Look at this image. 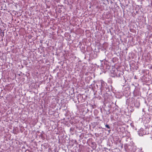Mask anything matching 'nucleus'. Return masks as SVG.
I'll list each match as a JSON object with an SVG mask.
<instances>
[{"label":"nucleus","instance_id":"obj_5","mask_svg":"<svg viewBox=\"0 0 152 152\" xmlns=\"http://www.w3.org/2000/svg\"><path fill=\"white\" fill-rule=\"evenodd\" d=\"M137 90H134V94L135 96L138 95V94L137 93Z\"/></svg>","mask_w":152,"mask_h":152},{"label":"nucleus","instance_id":"obj_12","mask_svg":"<svg viewBox=\"0 0 152 152\" xmlns=\"http://www.w3.org/2000/svg\"><path fill=\"white\" fill-rule=\"evenodd\" d=\"M110 130L109 131H108L109 132H110Z\"/></svg>","mask_w":152,"mask_h":152},{"label":"nucleus","instance_id":"obj_1","mask_svg":"<svg viewBox=\"0 0 152 152\" xmlns=\"http://www.w3.org/2000/svg\"><path fill=\"white\" fill-rule=\"evenodd\" d=\"M113 73L114 75H115L117 77H121V75H123V72L119 71L118 70L116 69L113 71Z\"/></svg>","mask_w":152,"mask_h":152},{"label":"nucleus","instance_id":"obj_6","mask_svg":"<svg viewBox=\"0 0 152 152\" xmlns=\"http://www.w3.org/2000/svg\"><path fill=\"white\" fill-rule=\"evenodd\" d=\"M105 126L107 128H108L109 129H110V127L107 124H106L105 125Z\"/></svg>","mask_w":152,"mask_h":152},{"label":"nucleus","instance_id":"obj_10","mask_svg":"<svg viewBox=\"0 0 152 152\" xmlns=\"http://www.w3.org/2000/svg\"><path fill=\"white\" fill-rule=\"evenodd\" d=\"M2 35H3V36H4V32H3V34H2Z\"/></svg>","mask_w":152,"mask_h":152},{"label":"nucleus","instance_id":"obj_4","mask_svg":"<svg viewBox=\"0 0 152 152\" xmlns=\"http://www.w3.org/2000/svg\"><path fill=\"white\" fill-rule=\"evenodd\" d=\"M147 137L148 140L150 141L152 140V134H149L147 135Z\"/></svg>","mask_w":152,"mask_h":152},{"label":"nucleus","instance_id":"obj_9","mask_svg":"<svg viewBox=\"0 0 152 152\" xmlns=\"http://www.w3.org/2000/svg\"><path fill=\"white\" fill-rule=\"evenodd\" d=\"M2 35H3V36H4V32H3V34H2Z\"/></svg>","mask_w":152,"mask_h":152},{"label":"nucleus","instance_id":"obj_8","mask_svg":"<svg viewBox=\"0 0 152 152\" xmlns=\"http://www.w3.org/2000/svg\"><path fill=\"white\" fill-rule=\"evenodd\" d=\"M81 95L80 94H79L78 95V96H77V97H79V96H81Z\"/></svg>","mask_w":152,"mask_h":152},{"label":"nucleus","instance_id":"obj_3","mask_svg":"<svg viewBox=\"0 0 152 152\" xmlns=\"http://www.w3.org/2000/svg\"><path fill=\"white\" fill-rule=\"evenodd\" d=\"M134 105L136 107L138 108L140 105L139 102L137 101L135 102H134Z\"/></svg>","mask_w":152,"mask_h":152},{"label":"nucleus","instance_id":"obj_2","mask_svg":"<svg viewBox=\"0 0 152 152\" xmlns=\"http://www.w3.org/2000/svg\"><path fill=\"white\" fill-rule=\"evenodd\" d=\"M99 82L101 84V86L100 89L101 90V92H102V91L103 89V87L105 85V83L102 80H100Z\"/></svg>","mask_w":152,"mask_h":152},{"label":"nucleus","instance_id":"obj_11","mask_svg":"<svg viewBox=\"0 0 152 152\" xmlns=\"http://www.w3.org/2000/svg\"><path fill=\"white\" fill-rule=\"evenodd\" d=\"M77 99H78V101H78V98H77Z\"/></svg>","mask_w":152,"mask_h":152},{"label":"nucleus","instance_id":"obj_7","mask_svg":"<svg viewBox=\"0 0 152 152\" xmlns=\"http://www.w3.org/2000/svg\"><path fill=\"white\" fill-rule=\"evenodd\" d=\"M92 145H93L94 146V145H96V144L95 143V142H93L92 143Z\"/></svg>","mask_w":152,"mask_h":152}]
</instances>
